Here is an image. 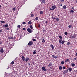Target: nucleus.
Masks as SVG:
<instances>
[{
    "label": "nucleus",
    "mask_w": 77,
    "mask_h": 77,
    "mask_svg": "<svg viewBox=\"0 0 77 77\" xmlns=\"http://www.w3.org/2000/svg\"><path fill=\"white\" fill-rule=\"evenodd\" d=\"M51 8H50V11H53V10H54V9L55 8H56V5H54L52 6Z\"/></svg>",
    "instance_id": "obj_1"
},
{
    "label": "nucleus",
    "mask_w": 77,
    "mask_h": 77,
    "mask_svg": "<svg viewBox=\"0 0 77 77\" xmlns=\"http://www.w3.org/2000/svg\"><path fill=\"white\" fill-rule=\"evenodd\" d=\"M33 42L32 41H29V43L28 44V45L31 46L32 45H33Z\"/></svg>",
    "instance_id": "obj_2"
},
{
    "label": "nucleus",
    "mask_w": 77,
    "mask_h": 77,
    "mask_svg": "<svg viewBox=\"0 0 77 77\" xmlns=\"http://www.w3.org/2000/svg\"><path fill=\"white\" fill-rule=\"evenodd\" d=\"M27 30L28 32L29 33H32V29H30V28H28L27 29Z\"/></svg>",
    "instance_id": "obj_3"
},
{
    "label": "nucleus",
    "mask_w": 77,
    "mask_h": 77,
    "mask_svg": "<svg viewBox=\"0 0 77 77\" xmlns=\"http://www.w3.org/2000/svg\"><path fill=\"white\" fill-rule=\"evenodd\" d=\"M68 72V70H65L63 72V73L64 74H66Z\"/></svg>",
    "instance_id": "obj_4"
},
{
    "label": "nucleus",
    "mask_w": 77,
    "mask_h": 77,
    "mask_svg": "<svg viewBox=\"0 0 77 77\" xmlns=\"http://www.w3.org/2000/svg\"><path fill=\"white\" fill-rule=\"evenodd\" d=\"M42 70H44V71H45V72L47 71V69H45V67L43 66L42 67Z\"/></svg>",
    "instance_id": "obj_5"
},
{
    "label": "nucleus",
    "mask_w": 77,
    "mask_h": 77,
    "mask_svg": "<svg viewBox=\"0 0 77 77\" xmlns=\"http://www.w3.org/2000/svg\"><path fill=\"white\" fill-rule=\"evenodd\" d=\"M8 39L9 40L11 39H14V37H8Z\"/></svg>",
    "instance_id": "obj_6"
},
{
    "label": "nucleus",
    "mask_w": 77,
    "mask_h": 77,
    "mask_svg": "<svg viewBox=\"0 0 77 77\" xmlns=\"http://www.w3.org/2000/svg\"><path fill=\"white\" fill-rule=\"evenodd\" d=\"M41 3L42 4L43 3L45 4V0H42V2H41Z\"/></svg>",
    "instance_id": "obj_7"
},
{
    "label": "nucleus",
    "mask_w": 77,
    "mask_h": 77,
    "mask_svg": "<svg viewBox=\"0 0 77 77\" xmlns=\"http://www.w3.org/2000/svg\"><path fill=\"white\" fill-rule=\"evenodd\" d=\"M29 60V57H26V58L25 59V61L26 62H27Z\"/></svg>",
    "instance_id": "obj_8"
},
{
    "label": "nucleus",
    "mask_w": 77,
    "mask_h": 77,
    "mask_svg": "<svg viewBox=\"0 0 77 77\" xmlns=\"http://www.w3.org/2000/svg\"><path fill=\"white\" fill-rule=\"evenodd\" d=\"M21 58L22 59L23 61H24L25 60V57H24L22 56Z\"/></svg>",
    "instance_id": "obj_9"
},
{
    "label": "nucleus",
    "mask_w": 77,
    "mask_h": 77,
    "mask_svg": "<svg viewBox=\"0 0 77 77\" xmlns=\"http://www.w3.org/2000/svg\"><path fill=\"white\" fill-rule=\"evenodd\" d=\"M0 52L1 53H3V52H4V51H3V48H1V50H0Z\"/></svg>",
    "instance_id": "obj_10"
},
{
    "label": "nucleus",
    "mask_w": 77,
    "mask_h": 77,
    "mask_svg": "<svg viewBox=\"0 0 77 77\" xmlns=\"http://www.w3.org/2000/svg\"><path fill=\"white\" fill-rule=\"evenodd\" d=\"M50 47L52 48V50L54 49V46H53V45H51Z\"/></svg>",
    "instance_id": "obj_11"
},
{
    "label": "nucleus",
    "mask_w": 77,
    "mask_h": 77,
    "mask_svg": "<svg viewBox=\"0 0 77 77\" xmlns=\"http://www.w3.org/2000/svg\"><path fill=\"white\" fill-rule=\"evenodd\" d=\"M0 23H3L4 24L6 23V22H5V21H3V20L1 21Z\"/></svg>",
    "instance_id": "obj_12"
},
{
    "label": "nucleus",
    "mask_w": 77,
    "mask_h": 77,
    "mask_svg": "<svg viewBox=\"0 0 77 77\" xmlns=\"http://www.w3.org/2000/svg\"><path fill=\"white\" fill-rule=\"evenodd\" d=\"M63 68V67H62V66H59V69H60V70H62Z\"/></svg>",
    "instance_id": "obj_13"
},
{
    "label": "nucleus",
    "mask_w": 77,
    "mask_h": 77,
    "mask_svg": "<svg viewBox=\"0 0 77 77\" xmlns=\"http://www.w3.org/2000/svg\"><path fill=\"white\" fill-rule=\"evenodd\" d=\"M61 63L62 65H64V64H65V62L63 61H62L61 62Z\"/></svg>",
    "instance_id": "obj_14"
},
{
    "label": "nucleus",
    "mask_w": 77,
    "mask_h": 77,
    "mask_svg": "<svg viewBox=\"0 0 77 77\" xmlns=\"http://www.w3.org/2000/svg\"><path fill=\"white\" fill-rule=\"evenodd\" d=\"M70 13H74V10H72L70 11Z\"/></svg>",
    "instance_id": "obj_15"
},
{
    "label": "nucleus",
    "mask_w": 77,
    "mask_h": 77,
    "mask_svg": "<svg viewBox=\"0 0 77 77\" xmlns=\"http://www.w3.org/2000/svg\"><path fill=\"white\" fill-rule=\"evenodd\" d=\"M52 64L50 63L49 64V65H48V66L49 67H50V66H52Z\"/></svg>",
    "instance_id": "obj_16"
},
{
    "label": "nucleus",
    "mask_w": 77,
    "mask_h": 77,
    "mask_svg": "<svg viewBox=\"0 0 77 77\" xmlns=\"http://www.w3.org/2000/svg\"><path fill=\"white\" fill-rule=\"evenodd\" d=\"M65 41L64 40H63L61 42V44H63L65 42Z\"/></svg>",
    "instance_id": "obj_17"
},
{
    "label": "nucleus",
    "mask_w": 77,
    "mask_h": 77,
    "mask_svg": "<svg viewBox=\"0 0 77 77\" xmlns=\"http://www.w3.org/2000/svg\"><path fill=\"white\" fill-rule=\"evenodd\" d=\"M66 6L65 5H64L63 6V8L64 9H66Z\"/></svg>",
    "instance_id": "obj_18"
},
{
    "label": "nucleus",
    "mask_w": 77,
    "mask_h": 77,
    "mask_svg": "<svg viewBox=\"0 0 77 77\" xmlns=\"http://www.w3.org/2000/svg\"><path fill=\"white\" fill-rule=\"evenodd\" d=\"M29 27L31 29H33V26H32V25H31L29 26Z\"/></svg>",
    "instance_id": "obj_19"
},
{
    "label": "nucleus",
    "mask_w": 77,
    "mask_h": 77,
    "mask_svg": "<svg viewBox=\"0 0 77 77\" xmlns=\"http://www.w3.org/2000/svg\"><path fill=\"white\" fill-rule=\"evenodd\" d=\"M42 42H43V43H44L45 42V40L44 39H43L42 40Z\"/></svg>",
    "instance_id": "obj_20"
},
{
    "label": "nucleus",
    "mask_w": 77,
    "mask_h": 77,
    "mask_svg": "<svg viewBox=\"0 0 77 77\" xmlns=\"http://www.w3.org/2000/svg\"><path fill=\"white\" fill-rule=\"evenodd\" d=\"M69 71H72V68H71V67H69Z\"/></svg>",
    "instance_id": "obj_21"
},
{
    "label": "nucleus",
    "mask_w": 77,
    "mask_h": 77,
    "mask_svg": "<svg viewBox=\"0 0 77 77\" xmlns=\"http://www.w3.org/2000/svg\"><path fill=\"white\" fill-rule=\"evenodd\" d=\"M56 20L58 22L59 21V19L58 18H57L56 19Z\"/></svg>",
    "instance_id": "obj_22"
},
{
    "label": "nucleus",
    "mask_w": 77,
    "mask_h": 77,
    "mask_svg": "<svg viewBox=\"0 0 77 77\" xmlns=\"http://www.w3.org/2000/svg\"><path fill=\"white\" fill-rule=\"evenodd\" d=\"M28 24H31L32 23V22L31 21H29L28 22Z\"/></svg>",
    "instance_id": "obj_23"
},
{
    "label": "nucleus",
    "mask_w": 77,
    "mask_h": 77,
    "mask_svg": "<svg viewBox=\"0 0 77 77\" xmlns=\"http://www.w3.org/2000/svg\"><path fill=\"white\" fill-rule=\"evenodd\" d=\"M68 27L69 28H71V27H72V25H69L68 26Z\"/></svg>",
    "instance_id": "obj_24"
},
{
    "label": "nucleus",
    "mask_w": 77,
    "mask_h": 77,
    "mask_svg": "<svg viewBox=\"0 0 77 77\" xmlns=\"http://www.w3.org/2000/svg\"><path fill=\"white\" fill-rule=\"evenodd\" d=\"M34 17V14H31V17Z\"/></svg>",
    "instance_id": "obj_25"
},
{
    "label": "nucleus",
    "mask_w": 77,
    "mask_h": 77,
    "mask_svg": "<svg viewBox=\"0 0 77 77\" xmlns=\"http://www.w3.org/2000/svg\"><path fill=\"white\" fill-rule=\"evenodd\" d=\"M40 14H43V11H40Z\"/></svg>",
    "instance_id": "obj_26"
},
{
    "label": "nucleus",
    "mask_w": 77,
    "mask_h": 77,
    "mask_svg": "<svg viewBox=\"0 0 77 77\" xmlns=\"http://www.w3.org/2000/svg\"><path fill=\"white\" fill-rule=\"evenodd\" d=\"M71 66H75V64H74V63H72L71 64Z\"/></svg>",
    "instance_id": "obj_27"
},
{
    "label": "nucleus",
    "mask_w": 77,
    "mask_h": 77,
    "mask_svg": "<svg viewBox=\"0 0 77 77\" xmlns=\"http://www.w3.org/2000/svg\"><path fill=\"white\" fill-rule=\"evenodd\" d=\"M5 27H8L9 26V25L8 24H5Z\"/></svg>",
    "instance_id": "obj_28"
},
{
    "label": "nucleus",
    "mask_w": 77,
    "mask_h": 77,
    "mask_svg": "<svg viewBox=\"0 0 77 77\" xmlns=\"http://www.w3.org/2000/svg\"><path fill=\"white\" fill-rule=\"evenodd\" d=\"M59 38H60V39H62V36L60 35H59Z\"/></svg>",
    "instance_id": "obj_29"
},
{
    "label": "nucleus",
    "mask_w": 77,
    "mask_h": 77,
    "mask_svg": "<svg viewBox=\"0 0 77 77\" xmlns=\"http://www.w3.org/2000/svg\"><path fill=\"white\" fill-rule=\"evenodd\" d=\"M55 56L54 55H52V57H53V58H55Z\"/></svg>",
    "instance_id": "obj_30"
},
{
    "label": "nucleus",
    "mask_w": 77,
    "mask_h": 77,
    "mask_svg": "<svg viewBox=\"0 0 77 77\" xmlns=\"http://www.w3.org/2000/svg\"><path fill=\"white\" fill-rule=\"evenodd\" d=\"M35 20H36V21H37V20H38V17H36L35 18Z\"/></svg>",
    "instance_id": "obj_31"
},
{
    "label": "nucleus",
    "mask_w": 77,
    "mask_h": 77,
    "mask_svg": "<svg viewBox=\"0 0 77 77\" xmlns=\"http://www.w3.org/2000/svg\"><path fill=\"white\" fill-rule=\"evenodd\" d=\"M64 34L65 35H68V32H64Z\"/></svg>",
    "instance_id": "obj_32"
},
{
    "label": "nucleus",
    "mask_w": 77,
    "mask_h": 77,
    "mask_svg": "<svg viewBox=\"0 0 77 77\" xmlns=\"http://www.w3.org/2000/svg\"><path fill=\"white\" fill-rule=\"evenodd\" d=\"M36 52L35 51H34L33 52V54H36Z\"/></svg>",
    "instance_id": "obj_33"
},
{
    "label": "nucleus",
    "mask_w": 77,
    "mask_h": 77,
    "mask_svg": "<svg viewBox=\"0 0 77 77\" xmlns=\"http://www.w3.org/2000/svg\"><path fill=\"white\" fill-rule=\"evenodd\" d=\"M72 39H74V38H75V36H72Z\"/></svg>",
    "instance_id": "obj_34"
},
{
    "label": "nucleus",
    "mask_w": 77,
    "mask_h": 77,
    "mask_svg": "<svg viewBox=\"0 0 77 77\" xmlns=\"http://www.w3.org/2000/svg\"><path fill=\"white\" fill-rule=\"evenodd\" d=\"M15 8H13V11H15Z\"/></svg>",
    "instance_id": "obj_35"
},
{
    "label": "nucleus",
    "mask_w": 77,
    "mask_h": 77,
    "mask_svg": "<svg viewBox=\"0 0 77 77\" xmlns=\"http://www.w3.org/2000/svg\"><path fill=\"white\" fill-rule=\"evenodd\" d=\"M17 27L18 28H20V27H21V26L20 25H18L17 26Z\"/></svg>",
    "instance_id": "obj_36"
},
{
    "label": "nucleus",
    "mask_w": 77,
    "mask_h": 77,
    "mask_svg": "<svg viewBox=\"0 0 77 77\" xmlns=\"http://www.w3.org/2000/svg\"><path fill=\"white\" fill-rule=\"evenodd\" d=\"M62 41V39H61L59 40V43H60V44H61V42Z\"/></svg>",
    "instance_id": "obj_37"
},
{
    "label": "nucleus",
    "mask_w": 77,
    "mask_h": 77,
    "mask_svg": "<svg viewBox=\"0 0 77 77\" xmlns=\"http://www.w3.org/2000/svg\"><path fill=\"white\" fill-rule=\"evenodd\" d=\"M32 41H36V40L35 39L33 38L32 39Z\"/></svg>",
    "instance_id": "obj_38"
},
{
    "label": "nucleus",
    "mask_w": 77,
    "mask_h": 77,
    "mask_svg": "<svg viewBox=\"0 0 77 77\" xmlns=\"http://www.w3.org/2000/svg\"><path fill=\"white\" fill-rule=\"evenodd\" d=\"M2 27H4V28H5V25H2Z\"/></svg>",
    "instance_id": "obj_39"
},
{
    "label": "nucleus",
    "mask_w": 77,
    "mask_h": 77,
    "mask_svg": "<svg viewBox=\"0 0 77 77\" xmlns=\"http://www.w3.org/2000/svg\"><path fill=\"white\" fill-rule=\"evenodd\" d=\"M69 44H70V43L69 42H68L67 43V45H69Z\"/></svg>",
    "instance_id": "obj_40"
},
{
    "label": "nucleus",
    "mask_w": 77,
    "mask_h": 77,
    "mask_svg": "<svg viewBox=\"0 0 77 77\" xmlns=\"http://www.w3.org/2000/svg\"><path fill=\"white\" fill-rule=\"evenodd\" d=\"M14 61H12V62H11V64H12V65L14 64Z\"/></svg>",
    "instance_id": "obj_41"
},
{
    "label": "nucleus",
    "mask_w": 77,
    "mask_h": 77,
    "mask_svg": "<svg viewBox=\"0 0 77 77\" xmlns=\"http://www.w3.org/2000/svg\"><path fill=\"white\" fill-rule=\"evenodd\" d=\"M2 43H3V42H2V41H0V44H2Z\"/></svg>",
    "instance_id": "obj_42"
},
{
    "label": "nucleus",
    "mask_w": 77,
    "mask_h": 77,
    "mask_svg": "<svg viewBox=\"0 0 77 77\" xmlns=\"http://www.w3.org/2000/svg\"><path fill=\"white\" fill-rule=\"evenodd\" d=\"M6 29L7 30H9V28L8 27L7 28H6Z\"/></svg>",
    "instance_id": "obj_43"
},
{
    "label": "nucleus",
    "mask_w": 77,
    "mask_h": 77,
    "mask_svg": "<svg viewBox=\"0 0 77 77\" xmlns=\"http://www.w3.org/2000/svg\"><path fill=\"white\" fill-rule=\"evenodd\" d=\"M60 2H64V0H60Z\"/></svg>",
    "instance_id": "obj_44"
},
{
    "label": "nucleus",
    "mask_w": 77,
    "mask_h": 77,
    "mask_svg": "<svg viewBox=\"0 0 77 77\" xmlns=\"http://www.w3.org/2000/svg\"><path fill=\"white\" fill-rule=\"evenodd\" d=\"M23 24H26V22H23Z\"/></svg>",
    "instance_id": "obj_45"
},
{
    "label": "nucleus",
    "mask_w": 77,
    "mask_h": 77,
    "mask_svg": "<svg viewBox=\"0 0 77 77\" xmlns=\"http://www.w3.org/2000/svg\"><path fill=\"white\" fill-rule=\"evenodd\" d=\"M65 68H66L65 67V66H63V69H65Z\"/></svg>",
    "instance_id": "obj_46"
},
{
    "label": "nucleus",
    "mask_w": 77,
    "mask_h": 77,
    "mask_svg": "<svg viewBox=\"0 0 77 77\" xmlns=\"http://www.w3.org/2000/svg\"><path fill=\"white\" fill-rule=\"evenodd\" d=\"M43 32H46V30L44 29L43 30Z\"/></svg>",
    "instance_id": "obj_47"
},
{
    "label": "nucleus",
    "mask_w": 77,
    "mask_h": 77,
    "mask_svg": "<svg viewBox=\"0 0 77 77\" xmlns=\"http://www.w3.org/2000/svg\"><path fill=\"white\" fill-rule=\"evenodd\" d=\"M23 30H26V28H24L23 29Z\"/></svg>",
    "instance_id": "obj_48"
},
{
    "label": "nucleus",
    "mask_w": 77,
    "mask_h": 77,
    "mask_svg": "<svg viewBox=\"0 0 77 77\" xmlns=\"http://www.w3.org/2000/svg\"><path fill=\"white\" fill-rule=\"evenodd\" d=\"M52 19L54 21V20L55 19V18L54 17H53Z\"/></svg>",
    "instance_id": "obj_49"
},
{
    "label": "nucleus",
    "mask_w": 77,
    "mask_h": 77,
    "mask_svg": "<svg viewBox=\"0 0 77 77\" xmlns=\"http://www.w3.org/2000/svg\"><path fill=\"white\" fill-rule=\"evenodd\" d=\"M66 61H69V59H67L66 60Z\"/></svg>",
    "instance_id": "obj_50"
},
{
    "label": "nucleus",
    "mask_w": 77,
    "mask_h": 77,
    "mask_svg": "<svg viewBox=\"0 0 77 77\" xmlns=\"http://www.w3.org/2000/svg\"><path fill=\"white\" fill-rule=\"evenodd\" d=\"M45 23H46V24H47V23H48V21H46L45 22Z\"/></svg>",
    "instance_id": "obj_51"
},
{
    "label": "nucleus",
    "mask_w": 77,
    "mask_h": 77,
    "mask_svg": "<svg viewBox=\"0 0 77 77\" xmlns=\"http://www.w3.org/2000/svg\"><path fill=\"white\" fill-rule=\"evenodd\" d=\"M2 32V30H0V33Z\"/></svg>",
    "instance_id": "obj_52"
},
{
    "label": "nucleus",
    "mask_w": 77,
    "mask_h": 77,
    "mask_svg": "<svg viewBox=\"0 0 77 77\" xmlns=\"http://www.w3.org/2000/svg\"><path fill=\"white\" fill-rule=\"evenodd\" d=\"M38 27L39 28L40 27V25L39 24L38 25Z\"/></svg>",
    "instance_id": "obj_53"
},
{
    "label": "nucleus",
    "mask_w": 77,
    "mask_h": 77,
    "mask_svg": "<svg viewBox=\"0 0 77 77\" xmlns=\"http://www.w3.org/2000/svg\"><path fill=\"white\" fill-rule=\"evenodd\" d=\"M74 60H76V58L75 57L74 58Z\"/></svg>",
    "instance_id": "obj_54"
},
{
    "label": "nucleus",
    "mask_w": 77,
    "mask_h": 77,
    "mask_svg": "<svg viewBox=\"0 0 77 77\" xmlns=\"http://www.w3.org/2000/svg\"><path fill=\"white\" fill-rule=\"evenodd\" d=\"M16 38V37H15V36H14V38H13L14 39H15Z\"/></svg>",
    "instance_id": "obj_55"
},
{
    "label": "nucleus",
    "mask_w": 77,
    "mask_h": 77,
    "mask_svg": "<svg viewBox=\"0 0 77 77\" xmlns=\"http://www.w3.org/2000/svg\"><path fill=\"white\" fill-rule=\"evenodd\" d=\"M57 57H56V56H55V59H57Z\"/></svg>",
    "instance_id": "obj_56"
},
{
    "label": "nucleus",
    "mask_w": 77,
    "mask_h": 77,
    "mask_svg": "<svg viewBox=\"0 0 77 77\" xmlns=\"http://www.w3.org/2000/svg\"><path fill=\"white\" fill-rule=\"evenodd\" d=\"M75 56L77 57V53L75 54Z\"/></svg>",
    "instance_id": "obj_57"
},
{
    "label": "nucleus",
    "mask_w": 77,
    "mask_h": 77,
    "mask_svg": "<svg viewBox=\"0 0 77 77\" xmlns=\"http://www.w3.org/2000/svg\"><path fill=\"white\" fill-rule=\"evenodd\" d=\"M75 2L76 3H77V0H75Z\"/></svg>",
    "instance_id": "obj_58"
},
{
    "label": "nucleus",
    "mask_w": 77,
    "mask_h": 77,
    "mask_svg": "<svg viewBox=\"0 0 77 77\" xmlns=\"http://www.w3.org/2000/svg\"><path fill=\"white\" fill-rule=\"evenodd\" d=\"M68 62H69V63H71V62H70V61H69Z\"/></svg>",
    "instance_id": "obj_59"
},
{
    "label": "nucleus",
    "mask_w": 77,
    "mask_h": 77,
    "mask_svg": "<svg viewBox=\"0 0 77 77\" xmlns=\"http://www.w3.org/2000/svg\"><path fill=\"white\" fill-rule=\"evenodd\" d=\"M72 9H74V7L72 8Z\"/></svg>",
    "instance_id": "obj_60"
},
{
    "label": "nucleus",
    "mask_w": 77,
    "mask_h": 77,
    "mask_svg": "<svg viewBox=\"0 0 77 77\" xmlns=\"http://www.w3.org/2000/svg\"><path fill=\"white\" fill-rule=\"evenodd\" d=\"M62 4H61L60 5V6H62Z\"/></svg>",
    "instance_id": "obj_61"
},
{
    "label": "nucleus",
    "mask_w": 77,
    "mask_h": 77,
    "mask_svg": "<svg viewBox=\"0 0 77 77\" xmlns=\"http://www.w3.org/2000/svg\"><path fill=\"white\" fill-rule=\"evenodd\" d=\"M29 65H30V63H29Z\"/></svg>",
    "instance_id": "obj_62"
},
{
    "label": "nucleus",
    "mask_w": 77,
    "mask_h": 77,
    "mask_svg": "<svg viewBox=\"0 0 77 77\" xmlns=\"http://www.w3.org/2000/svg\"><path fill=\"white\" fill-rule=\"evenodd\" d=\"M65 62H66H66H67V61H66L65 60Z\"/></svg>",
    "instance_id": "obj_63"
},
{
    "label": "nucleus",
    "mask_w": 77,
    "mask_h": 77,
    "mask_svg": "<svg viewBox=\"0 0 77 77\" xmlns=\"http://www.w3.org/2000/svg\"><path fill=\"white\" fill-rule=\"evenodd\" d=\"M32 63H33V64H34V62H32Z\"/></svg>",
    "instance_id": "obj_64"
}]
</instances>
